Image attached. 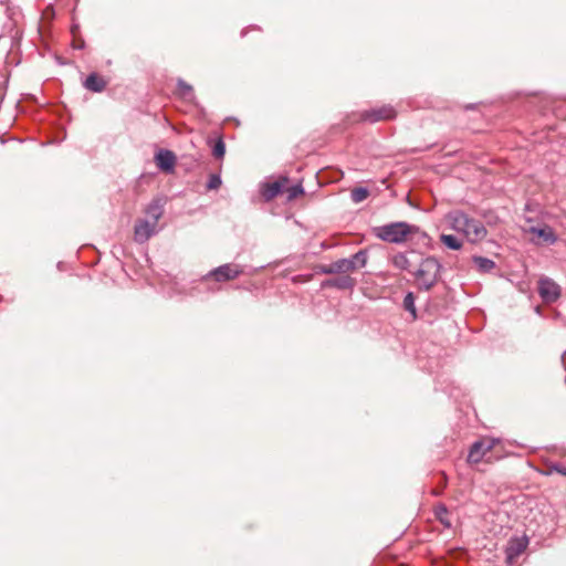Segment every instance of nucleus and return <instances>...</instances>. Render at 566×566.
<instances>
[{
    "label": "nucleus",
    "instance_id": "nucleus-3",
    "mask_svg": "<svg viewBox=\"0 0 566 566\" xmlns=\"http://www.w3.org/2000/svg\"><path fill=\"white\" fill-rule=\"evenodd\" d=\"M411 227L406 222H394L375 228V234L387 242L400 243L406 241Z\"/></svg>",
    "mask_w": 566,
    "mask_h": 566
},
{
    "label": "nucleus",
    "instance_id": "nucleus-21",
    "mask_svg": "<svg viewBox=\"0 0 566 566\" xmlns=\"http://www.w3.org/2000/svg\"><path fill=\"white\" fill-rule=\"evenodd\" d=\"M403 308L410 313L412 319L417 318L415 296L411 292L407 293V295L403 298Z\"/></svg>",
    "mask_w": 566,
    "mask_h": 566
},
{
    "label": "nucleus",
    "instance_id": "nucleus-25",
    "mask_svg": "<svg viewBox=\"0 0 566 566\" xmlns=\"http://www.w3.org/2000/svg\"><path fill=\"white\" fill-rule=\"evenodd\" d=\"M226 153V145L222 139H218L212 148V155L216 158H222Z\"/></svg>",
    "mask_w": 566,
    "mask_h": 566
},
{
    "label": "nucleus",
    "instance_id": "nucleus-1",
    "mask_svg": "<svg viewBox=\"0 0 566 566\" xmlns=\"http://www.w3.org/2000/svg\"><path fill=\"white\" fill-rule=\"evenodd\" d=\"M448 221L453 230L462 233L472 243L482 241L488 234L482 222L470 218L461 211L449 213Z\"/></svg>",
    "mask_w": 566,
    "mask_h": 566
},
{
    "label": "nucleus",
    "instance_id": "nucleus-16",
    "mask_svg": "<svg viewBox=\"0 0 566 566\" xmlns=\"http://www.w3.org/2000/svg\"><path fill=\"white\" fill-rule=\"evenodd\" d=\"M146 213L149 217L150 221L158 223L163 214V206L159 201H153L146 209Z\"/></svg>",
    "mask_w": 566,
    "mask_h": 566
},
{
    "label": "nucleus",
    "instance_id": "nucleus-6",
    "mask_svg": "<svg viewBox=\"0 0 566 566\" xmlns=\"http://www.w3.org/2000/svg\"><path fill=\"white\" fill-rule=\"evenodd\" d=\"M537 290L545 303H553L560 296L559 285L549 277H541Z\"/></svg>",
    "mask_w": 566,
    "mask_h": 566
},
{
    "label": "nucleus",
    "instance_id": "nucleus-10",
    "mask_svg": "<svg viewBox=\"0 0 566 566\" xmlns=\"http://www.w3.org/2000/svg\"><path fill=\"white\" fill-rule=\"evenodd\" d=\"M527 541L525 538L515 537L512 538L506 546V563L509 565L514 564L515 559L526 549Z\"/></svg>",
    "mask_w": 566,
    "mask_h": 566
},
{
    "label": "nucleus",
    "instance_id": "nucleus-5",
    "mask_svg": "<svg viewBox=\"0 0 566 566\" xmlns=\"http://www.w3.org/2000/svg\"><path fill=\"white\" fill-rule=\"evenodd\" d=\"M396 116V111L390 105H382L368 111H364L360 114V118L365 122L377 123L380 120L392 119Z\"/></svg>",
    "mask_w": 566,
    "mask_h": 566
},
{
    "label": "nucleus",
    "instance_id": "nucleus-17",
    "mask_svg": "<svg viewBox=\"0 0 566 566\" xmlns=\"http://www.w3.org/2000/svg\"><path fill=\"white\" fill-rule=\"evenodd\" d=\"M441 242L451 250H460L462 248V241L452 234H441Z\"/></svg>",
    "mask_w": 566,
    "mask_h": 566
},
{
    "label": "nucleus",
    "instance_id": "nucleus-20",
    "mask_svg": "<svg viewBox=\"0 0 566 566\" xmlns=\"http://www.w3.org/2000/svg\"><path fill=\"white\" fill-rule=\"evenodd\" d=\"M434 515H436V518L439 520L441 522V524H443L446 527L451 526V521L448 517L449 513L444 505H442V504L438 505L434 509Z\"/></svg>",
    "mask_w": 566,
    "mask_h": 566
},
{
    "label": "nucleus",
    "instance_id": "nucleus-15",
    "mask_svg": "<svg viewBox=\"0 0 566 566\" xmlns=\"http://www.w3.org/2000/svg\"><path fill=\"white\" fill-rule=\"evenodd\" d=\"M177 92L185 101L192 102L195 99L192 86L187 84L184 80H178Z\"/></svg>",
    "mask_w": 566,
    "mask_h": 566
},
{
    "label": "nucleus",
    "instance_id": "nucleus-14",
    "mask_svg": "<svg viewBox=\"0 0 566 566\" xmlns=\"http://www.w3.org/2000/svg\"><path fill=\"white\" fill-rule=\"evenodd\" d=\"M355 280L348 275L335 277L324 283L326 286H333L340 290H350L355 286Z\"/></svg>",
    "mask_w": 566,
    "mask_h": 566
},
{
    "label": "nucleus",
    "instance_id": "nucleus-27",
    "mask_svg": "<svg viewBox=\"0 0 566 566\" xmlns=\"http://www.w3.org/2000/svg\"><path fill=\"white\" fill-rule=\"evenodd\" d=\"M560 473L566 475V469L562 470Z\"/></svg>",
    "mask_w": 566,
    "mask_h": 566
},
{
    "label": "nucleus",
    "instance_id": "nucleus-8",
    "mask_svg": "<svg viewBox=\"0 0 566 566\" xmlns=\"http://www.w3.org/2000/svg\"><path fill=\"white\" fill-rule=\"evenodd\" d=\"M527 232L531 234V241L536 244L554 243L557 240L553 229L548 226L542 228L531 227Z\"/></svg>",
    "mask_w": 566,
    "mask_h": 566
},
{
    "label": "nucleus",
    "instance_id": "nucleus-26",
    "mask_svg": "<svg viewBox=\"0 0 566 566\" xmlns=\"http://www.w3.org/2000/svg\"><path fill=\"white\" fill-rule=\"evenodd\" d=\"M221 186V178L218 175H211L207 184L209 190H216Z\"/></svg>",
    "mask_w": 566,
    "mask_h": 566
},
{
    "label": "nucleus",
    "instance_id": "nucleus-11",
    "mask_svg": "<svg viewBox=\"0 0 566 566\" xmlns=\"http://www.w3.org/2000/svg\"><path fill=\"white\" fill-rule=\"evenodd\" d=\"M354 271L353 261L347 259H339L331 264L321 266V272L324 274H339Z\"/></svg>",
    "mask_w": 566,
    "mask_h": 566
},
{
    "label": "nucleus",
    "instance_id": "nucleus-22",
    "mask_svg": "<svg viewBox=\"0 0 566 566\" xmlns=\"http://www.w3.org/2000/svg\"><path fill=\"white\" fill-rule=\"evenodd\" d=\"M473 260L481 272H489L495 266V263L486 258L475 256Z\"/></svg>",
    "mask_w": 566,
    "mask_h": 566
},
{
    "label": "nucleus",
    "instance_id": "nucleus-4",
    "mask_svg": "<svg viewBox=\"0 0 566 566\" xmlns=\"http://www.w3.org/2000/svg\"><path fill=\"white\" fill-rule=\"evenodd\" d=\"M243 273V268L240 264L235 263H226L222 264L213 270H211L209 273H207L202 280L205 282H217V283H223L229 282L238 276H240Z\"/></svg>",
    "mask_w": 566,
    "mask_h": 566
},
{
    "label": "nucleus",
    "instance_id": "nucleus-18",
    "mask_svg": "<svg viewBox=\"0 0 566 566\" xmlns=\"http://www.w3.org/2000/svg\"><path fill=\"white\" fill-rule=\"evenodd\" d=\"M440 263L433 258H427V276L432 274V282H436L439 277Z\"/></svg>",
    "mask_w": 566,
    "mask_h": 566
},
{
    "label": "nucleus",
    "instance_id": "nucleus-19",
    "mask_svg": "<svg viewBox=\"0 0 566 566\" xmlns=\"http://www.w3.org/2000/svg\"><path fill=\"white\" fill-rule=\"evenodd\" d=\"M347 260L353 261L354 271L364 268L367 263V253L364 250H359L357 253L348 258Z\"/></svg>",
    "mask_w": 566,
    "mask_h": 566
},
{
    "label": "nucleus",
    "instance_id": "nucleus-7",
    "mask_svg": "<svg viewBox=\"0 0 566 566\" xmlns=\"http://www.w3.org/2000/svg\"><path fill=\"white\" fill-rule=\"evenodd\" d=\"M287 182H289L287 177H280L277 180L262 185V187H261L262 197L266 201L274 199L276 196L284 192V189H285Z\"/></svg>",
    "mask_w": 566,
    "mask_h": 566
},
{
    "label": "nucleus",
    "instance_id": "nucleus-9",
    "mask_svg": "<svg viewBox=\"0 0 566 566\" xmlns=\"http://www.w3.org/2000/svg\"><path fill=\"white\" fill-rule=\"evenodd\" d=\"M157 223L150 220H138L134 229L135 241L139 243L146 242L153 234L156 233Z\"/></svg>",
    "mask_w": 566,
    "mask_h": 566
},
{
    "label": "nucleus",
    "instance_id": "nucleus-2",
    "mask_svg": "<svg viewBox=\"0 0 566 566\" xmlns=\"http://www.w3.org/2000/svg\"><path fill=\"white\" fill-rule=\"evenodd\" d=\"M500 446V440L492 437H483L475 441L469 450L467 462L471 465L479 464L481 462L491 463L494 458L492 452ZM499 455L495 457L497 459Z\"/></svg>",
    "mask_w": 566,
    "mask_h": 566
},
{
    "label": "nucleus",
    "instance_id": "nucleus-28",
    "mask_svg": "<svg viewBox=\"0 0 566 566\" xmlns=\"http://www.w3.org/2000/svg\"><path fill=\"white\" fill-rule=\"evenodd\" d=\"M430 285H431V283L427 282L426 289L428 290Z\"/></svg>",
    "mask_w": 566,
    "mask_h": 566
},
{
    "label": "nucleus",
    "instance_id": "nucleus-13",
    "mask_svg": "<svg viewBox=\"0 0 566 566\" xmlns=\"http://www.w3.org/2000/svg\"><path fill=\"white\" fill-rule=\"evenodd\" d=\"M107 82L104 80V77L96 73H91L84 82V87L95 93L104 91Z\"/></svg>",
    "mask_w": 566,
    "mask_h": 566
},
{
    "label": "nucleus",
    "instance_id": "nucleus-24",
    "mask_svg": "<svg viewBox=\"0 0 566 566\" xmlns=\"http://www.w3.org/2000/svg\"><path fill=\"white\" fill-rule=\"evenodd\" d=\"M284 191L286 192L287 195V200H293L295 198H297L300 195H302L304 192V189L302 187L301 184L298 185H294V186H291V187H285Z\"/></svg>",
    "mask_w": 566,
    "mask_h": 566
},
{
    "label": "nucleus",
    "instance_id": "nucleus-12",
    "mask_svg": "<svg viewBox=\"0 0 566 566\" xmlns=\"http://www.w3.org/2000/svg\"><path fill=\"white\" fill-rule=\"evenodd\" d=\"M156 165L165 172H171L176 164V156L172 151L161 149L155 156Z\"/></svg>",
    "mask_w": 566,
    "mask_h": 566
},
{
    "label": "nucleus",
    "instance_id": "nucleus-23",
    "mask_svg": "<svg viewBox=\"0 0 566 566\" xmlns=\"http://www.w3.org/2000/svg\"><path fill=\"white\" fill-rule=\"evenodd\" d=\"M369 191L367 188L358 187L352 190L350 198L354 202L359 203L367 199Z\"/></svg>",
    "mask_w": 566,
    "mask_h": 566
}]
</instances>
